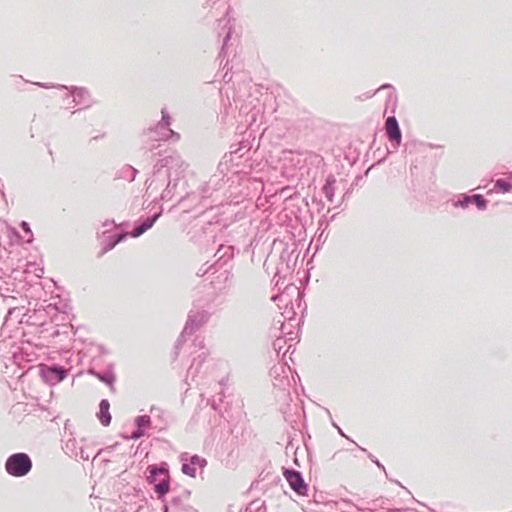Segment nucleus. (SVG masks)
I'll return each instance as SVG.
<instances>
[{
  "instance_id": "nucleus-32",
  "label": "nucleus",
  "mask_w": 512,
  "mask_h": 512,
  "mask_svg": "<svg viewBox=\"0 0 512 512\" xmlns=\"http://www.w3.org/2000/svg\"><path fill=\"white\" fill-rule=\"evenodd\" d=\"M285 343V340L283 338H277L274 342H273V348L275 351H277L278 353L282 350L283 348V344Z\"/></svg>"
},
{
  "instance_id": "nucleus-14",
  "label": "nucleus",
  "mask_w": 512,
  "mask_h": 512,
  "mask_svg": "<svg viewBox=\"0 0 512 512\" xmlns=\"http://www.w3.org/2000/svg\"><path fill=\"white\" fill-rule=\"evenodd\" d=\"M385 129L389 141L392 142L394 149H397L401 144L402 133L399 123L394 116H390L386 119Z\"/></svg>"
},
{
  "instance_id": "nucleus-3",
  "label": "nucleus",
  "mask_w": 512,
  "mask_h": 512,
  "mask_svg": "<svg viewBox=\"0 0 512 512\" xmlns=\"http://www.w3.org/2000/svg\"><path fill=\"white\" fill-rule=\"evenodd\" d=\"M209 317L210 314L204 309H191L189 311L183 331L175 344L176 355L186 336L192 335L196 330L202 327L209 320Z\"/></svg>"
},
{
  "instance_id": "nucleus-25",
  "label": "nucleus",
  "mask_w": 512,
  "mask_h": 512,
  "mask_svg": "<svg viewBox=\"0 0 512 512\" xmlns=\"http://www.w3.org/2000/svg\"><path fill=\"white\" fill-rule=\"evenodd\" d=\"M474 202V198L473 196H469V195H462V197L460 199H458L456 202H454V206L455 207H460V208H467L469 206V204L473 203Z\"/></svg>"
},
{
  "instance_id": "nucleus-20",
  "label": "nucleus",
  "mask_w": 512,
  "mask_h": 512,
  "mask_svg": "<svg viewBox=\"0 0 512 512\" xmlns=\"http://www.w3.org/2000/svg\"><path fill=\"white\" fill-rule=\"evenodd\" d=\"M110 403L108 400L103 399L99 404V412L97 417L103 426H108L111 423V415L109 412Z\"/></svg>"
},
{
  "instance_id": "nucleus-43",
  "label": "nucleus",
  "mask_w": 512,
  "mask_h": 512,
  "mask_svg": "<svg viewBox=\"0 0 512 512\" xmlns=\"http://www.w3.org/2000/svg\"><path fill=\"white\" fill-rule=\"evenodd\" d=\"M226 68L228 69V62H226L224 67H223V69H226Z\"/></svg>"
},
{
  "instance_id": "nucleus-29",
  "label": "nucleus",
  "mask_w": 512,
  "mask_h": 512,
  "mask_svg": "<svg viewBox=\"0 0 512 512\" xmlns=\"http://www.w3.org/2000/svg\"><path fill=\"white\" fill-rule=\"evenodd\" d=\"M176 184H173L172 185V181L171 179L169 178V181H168V184H167V187L165 188V190L162 192L161 194V199L162 200H170L171 197H172V188L175 187Z\"/></svg>"
},
{
  "instance_id": "nucleus-34",
  "label": "nucleus",
  "mask_w": 512,
  "mask_h": 512,
  "mask_svg": "<svg viewBox=\"0 0 512 512\" xmlns=\"http://www.w3.org/2000/svg\"><path fill=\"white\" fill-rule=\"evenodd\" d=\"M295 314H296V313L294 312V310H293V305H292V306H291V308H290L289 310L286 308V310H285V312H284V314H283V315H284V317H285L286 319L292 320V319H293V316H294Z\"/></svg>"
},
{
  "instance_id": "nucleus-12",
  "label": "nucleus",
  "mask_w": 512,
  "mask_h": 512,
  "mask_svg": "<svg viewBox=\"0 0 512 512\" xmlns=\"http://www.w3.org/2000/svg\"><path fill=\"white\" fill-rule=\"evenodd\" d=\"M190 491L183 490L179 495L172 497L168 504L164 505V512H189L191 510L188 500Z\"/></svg>"
},
{
  "instance_id": "nucleus-11",
  "label": "nucleus",
  "mask_w": 512,
  "mask_h": 512,
  "mask_svg": "<svg viewBox=\"0 0 512 512\" xmlns=\"http://www.w3.org/2000/svg\"><path fill=\"white\" fill-rule=\"evenodd\" d=\"M283 476L290 488L299 496L307 495L308 485L305 483L302 474L293 469L284 468Z\"/></svg>"
},
{
  "instance_id": "nucleus-2",
  "label": "nucleus",
  "mask_w": 512,
  "mask_h": 512,
  "mask_svg": "<svg viewBox=\"0 0 512 512\" xmlns=\"http://www.w3.org/2000/svg\"><path fill=\"white\" fill-rule=\"evenodd\" d=\"M162 118L154 128H149L143 133V142L148 144L153 141L179 140L180 136L171 128V117L166 108L161 110Z\"/></svg>"
},
{
  "instance_id": "nucleus-5",
  "label": "nucleus",
  "mask_w": 512,
  "mask_h": 512,
  "mask_svg": "<svg viewBox=\"0 0 512 512\" xmlns=\"http://www.w3.org/2000/svg\"><path fill=\"white\" fill-rule=\"evenodd\" d=\"M241 122L247 127H258L263 118V107L257 98L249 97L246 103L241 104L239 108Z\"/></svg>"
},
{
  "instance_id": "nucleus-26",
  "label": "nucleus",
  "mask_w": 512,
  "mask_h": 512,
  "mask_svg": "<svg viewBox=\"0 0 512 512\" xmlns=\"http://www.w3.org/2000/svg\"><path fill=\"white\" fill-rule=\"evenodd\" d=\"M474 202L477 208L481 211L487 208V200L480 194L473 195Z\"/></svg>"
},
{
  "instance_id": "nucleus-30",
  "label": "nucleus",
  "mask_w": 512,
  "mask_h": 512,
  "mask_svg": "<svg viewBox=\"0 0 512 512\" xmlns=\"http://www.w3.org/2000/svg\"><path fill=\"white\" fill-rule=\"evenodd\" d=\"M20 227L21 229L25 232V234L27 235V238H26V242L27 243H30L32 242V239H33V234H32V231L30 229V226L27 222L25 221H22L21 224H20Z\"/></svg>"
},
{
  "instance_id": "nucleus-44",
  "label": "nucleus",
  "mask_w": 512,
  "mask_h": 512,
  "mask_svg": "<svg viewBox=\"0 0 512 512\" xmlns=\"http://www.w3.org/2000/svg\"><path fill=\"white\" fill-rule=\"evenodd\" d=\"M324 221H326V220H325V219H321V220H319L320 225H322V223H323Z\"/></svg>"
},
{
  "instance_id": "nucleus-13",
  "label": "nucleus",
  "mask_w": 512,
  "mask_h": 512,
  "mask_svg": "<svg viewBox=\"0 0 512 512\" xmlns=\"http://www.w3.org/2000/svg\"><path fill=\"white\" fill-rule=\"evenodd\" d=\"M67 370L61 366H43L41 368V376L45 382L55 385L65 379Z\"/></svg>"
},
{
  "instance_id": "nucleus-17",
  "label": "nucleus",
  "mask_w": 512,
  "mask_h": 512,
  "mask_svg": "<svg viewBox=\"0 0 512 512\" xmlns=\"http://www.w3.org/2000/svg\"><path fill=\"white\" fill-rule=\"evenodd\" d=\"M161 214H162V208H160V210L158 212L154 213L152 216L147 217L144 221H142L138 226H136L128 234L133 238H137V237L141 236L143 233H145L147 230H149L154 225V223L161 216Z\"/></svg>"
},
{
  "instance_id": "nucleus-36",
  "label": "nucleus",
  "mask_w": 512,
  "mask_h": 512,
  "mask_svg": "<svg viewBox=\"0 0 512 512\" xmlns=\"http://www.w3.org/2000/svg\"><path fill=\"white\" fill-rule=\"evenodd\" d=\"M333 426L337 429L338 433H339L341 436H343V437H345V438L349 439V438L344 434V432L342 431V429H341L339 426H337L335 423H333Z\"/></svg>"
},
{
  "instance_id": "nucleus-1",
  "label": "nucleus",
  "mask_w": 512,
  "mask_h": 512,
  "mask_svg": "<svg viewBox=\"0 0 512 512\" xmlns=\"http://www.w3.org/2000/svg\"><path fill=\"white\" fill-rule=\"evenodd\" d=\"M240 158L238 151H232L225 154L218 164L217 173L213 174L207 182L199 188V194L202 199H209L217 193L225 183V177L228 173L239 174L238 164L235 161Z\"/></svg>"
},
{
  "instance_id": "nucleus-10",
  "label": "nucleus",
  "mask_w": 512,
  "mask_h": 512,
  "mask_svg": "<svg viewBox=\"0 0 512 512\" xmlns=\"http://www.w3.org/2000/svg\"><path fill=\"white\" fill-rule=\"evenodd\" d=\"M193 346L195 348H198L200 350V353L197 355V357L193 358V361L187 370L186 381H188L189 379L191 381H194L196 379L203 363L205 362L208 356V351L205 349L204 342L202 339L196 338L193 342Z\"/></svg>"
},
{
  "instance_id": "nucleus-4",
  "label": "nucleus",
  "mask_w": 512,
  "mask_h": 512,
  "mask_svg": "<svg viewBox=\"0 0 512 512\" xmlns=\"http://www.w3.org/2000/svg\"><path fill=\"white\" fill-rule=\"evenodd\" d=\"M147 471L149 473L147 475L148 483L154 485V491L157 493L158 498L163 499L170 488L168 469L165 466L150 465Z\"/></svg>"
},
{
  "instance_id": "nucleus-33",
  "label": "nucleus",
  "mask_w": 512,
  "mask_h": 512,
  "mask_svg": "<svg viewBox=\"0 0 512 512\" xmlns=\"http://www.w3.org/2000/svg\"><path fill=\"white\" fill-rule=\"evenodd\" d=\"M103 228L104 230H109V233L111 232V230L113 228H116L117 225L115 224L114 220H106L104 223H103Z\"/></svg>"
},
{
  "instance_id": "nucleus-6",
  "label": "nucleus",
  "mask_w": 512,
  "mask_h": 512,
  "mask_svg": "<svg viewBox=\"0 0 512 512\" xmlns=\"http://www.w3.org/2000/svg\"><path fill=\"white\" fill-rule=\"evenodd\" d=\"M163 168L166 169L165 175L168 178H171L172 174L179 176L181 173H183L187 168V164L179 154L173 153L160 159L155 164L154 176L158 177L161 174Z\"/></svg>"
},
{
  "instance_id": "nucleus-41",
  "label": "nucleus",
  "mask_w": 512,
  "mask_h": 512,
  "mask_svg": "<svg viewBox=\"0 0 512 512\" xmlns=\"http://www.w3.org/2000/svg\"><path fill=\"white\" fill-rule=\"evenodd\" d=\"M154 148H155V145H153V144L147 147V149L150 151L153 150Z\"/></svg>"
},
{
  "instance_id": "nucleus-35",
  "label": "nucleus",
  "mask_w": 512,
  "mask_h": 512,
  "mask_svg": "<svg viewBox=\"0 0 512 512\" xmlns=\"http://www.w3.org/2000/svg\"><path fill=\"white\" fill-rule=\"evenodd\" d=\"M369 458L380 468L384 470V466L371 454H369Z\"/></svg>"
},
{
  "instance_id": "nucleus-16",
  "label": "nucleus",
  "mask_w": 512,
  "mask_h": 512,
  "mask_svg": "<svg viewBox=\"0 0 512 512\" xmlns=\"http://www.w3.org/2000/svg\"><path fill=\"white\" fill-rule=\"evenodd\" d=\"M228 13H229V8L226 11L225 17L223 19L219 20V25H222V31H223V33H225L219 57H224V55L226 53L228 42H229L231 34H232V29H233L232 19L228 16Z\"/></svg>"
},
{
  "instance_id": "nucleus-38",
  "label": "nucleus",
  "mask_w": 512,
  "mask_h": 512,
  "mask_svg": "<svg viewBox=\"0 0 512 512\" xmlns=\"http://www.w3.org/2000/svg\"><path fill=\"white\" fill-rule=\"evenodd\" d=\"M153 183H154V179H153V180H151V181H149V180H147V181H146V184H148V186H147V190L151 189V187H152Z\"/></svg>"
},
{
  "instance_id": "nucleus-21",
  "label": "nucleus",
  "mask_w": 512,
  "mask_h": 512,
  "mask_svg": "<svg viewBox=\"0 0 512 512\" xmlns=\"http://www.w3.org/2000/svg\"><path fill=\"white\" fill-rule=\"evenodd\" d=\"M89 374L94 375L97 377L100 381L103 383L109 385L111 388H113V383L115 381V375L111 370H107L105 372H98L94 368H90L88 370Z\"/></svg>"
},
{
  "instance_id": "nucleus-40",
  "label": "nucleus",
  "mask_w": 512,
  "mask_h": 512,
  "mask_svg": "<svg viewBox=\"0 0 512 512\" xmlns=\"http://www.w3.org/2000/svg\"><path fill=\"white\" fill-rule=\"evenodd\" d=\"M390 87H391L390 84H384L379 89H386V88H390Z\"/></svg>"
},
{
  "instance_id": "nucleus-39",
  "label": "nucleus",
  "mask_w": 512,
  "mask_h": 512,
  "mask_svg": "<svg viewBox=\"0 0 512 512\" xmlns=\"http://www.w3.org/2000/svg\"><path fill=\"white\" fill-rule=\"evenodd\" d=\"M282 298H283V295L273 296V297H272V300H273V301H276L277 299H282Z\"/></svg>"
},
{
  "instance_id": "nucleus-7",
  "label": "nucleus",
  "mask_w": 512,
  "mask_h": 512,
  "mask_svg": "<svg viewBox=\"0 0 512 512\" xmlns=\"http://www.w3.org/2000/svg\"><path fill=\"white\" fill-rule=\"evenodd\" d=\"M32 460L26 453L10 455L5 462L6 472L13 477L26 476L32 469Z\"/></svg>"
},
{
  "instance_id": "nucleus-31",
  "label": "nucleus",
  "mask_w": 512,
  "mask_h": 512,
  "mask_svg": "<svg viewBox=\"0 0 512 512\" xmlns=\"http://www.w3.org/2000/svg\"><path fill=\"white\" fill-rule=\"evenodd\" d=\"M36 85L42 87V88H45V89H51V88H56V89H68V86H65V85H61V84H51V83H40V82H37L35 83Z\"/></svg>"
},
{
  "instance_id": "nucleus-9",
  "label": "nucleus",
  "mask_w": 512,
  "mask_h": 512,
  "mask_svg": "<svg viewBox=\"0 0 512 512\" xmlns=\"http://www.w3.org/2000/svg\"><path fill=\"white\" fill-rule=\"evenodd\" d=\"M69 93L67 97H73L72 104L67 108L86 109L93 104V99L90 92L84 87L71 86L67 89Z\"/></svg>"
},
{
  "instance_id": "nucleus-24",
  "label": "nucleus",
  "mask_w": 512,
  "mask_h": 512,
  "mask_svg": "<svg viewBox=\"0 0 512 512\" xmlns=\"http://www.w3.org/2000/svg\"><path fill=\"white\" fill-rule=\"evenodd\" d=\"M494 188L502 193H506L512 189V184L504 179H498L495 182Z\"/></svg>"
},
{
  "instance_id": "nucleus-8",
  "label": "nucleus",
  "mask_w": 512,
  "mask_h": 512,
  "mask_svg": "<svg viewBox=\"0 0 512 512\" xmlns=\"http://www.w3.org/2000/svg\"><path fill=\"white\" fill-rule=\"evenodd\" d=\"M88 446L85 444V438L76 439L74 436H71L65 441L63 450L64 452L73 458H80L83 461H87L90 458V453L88 452Z\"/></svg>"
},
{
  "instance_id": "nucleus-22",
  "label": "nucleus",
  "mask_w": 512,
  "mask_h": 512,
  "mask_svg": "<svg viewBox=\"0 0 512 512\" xmlns=\"http://www.w3.org/2000/svg\"><path fill=\"white\" fill-rule=\"evenodd\" d=\"M335 183L336 179L333 175H329L326 178V182L322 188L323 194L329 202H333L334 194H335Z\"/></svg>"
},
{
  "instance_id": "nucleus-19",
  "label": "nucleus",
  "mask_w": 512,
  "mask_h": 512,
  "mask_svg": "<svg viewBox=\"0 0 512 512\" xmlns=\"http://www.w3.org/2000/svg\"><path fill=\"white\" fill-rule=\"evenodd\" d=\"M136 430L131 434L130 438L137 440L145 435L147 428L151 425V419L148 415H141L135 418Z\"/></svg>"
},
{
  "instance_id": "nucleus-23",
  "label": "nucleus",
  "mask_w": 512,
  "mask_h": 512,
  "mask_svg": "<svg viewBox=\"0 0 512 512\" xmlns=\"http://www.w3.org/2000/svg\"><path fill=\"white\" fill-rule=\"evenodd\" d=\"M138 171L134 167L130 165L123 166L118 172H117V178L124 179L127 181H133L137 175Z\"/></svg>"
},
{
  "instance_id": "nucleus-18",
  "label": "nucleus",
  "mask_w": 512,
  "mask_h": 512,
  "mask_svg": "<svg viewBox=\"0 0 512 512\" xmlns=\"http://www.w3.org/2000/svg\"><path fill=\"white\" fill-rule=\"evenodd\" d=\"M207 464L206 460L198 455H193L190 457L189 463L182 464V472L185 475L195 477L196 476V466L203 468Z\"/></svg>"
},
{
  "instance_id": "nucleus-42",
  "label": "nucleus",
  "mask_w": 512,
  "mask_h": 512,
  "mask_svg": "<svg viewBox=\"0 0 512 512\" xmlns=\"http://www.w3.org/2000/svg\"><path fill=\"white\" fill-rule=\"evenodd\" d=\"M300 300H301V299H300V292L298 291V292H297V301H299V302H300Z\"/></svg>"
},
{
  "instance_id": "nucleus-37",
  "label": "nucleus",
  "mask_w": 512,
  "mask_h": 512,
  "mask_svg": "<svg viewBox=\"0 0 512 512\" xmlns=\"http://www.w3.org/2000/svg\"><path fill=\"white\" fill-rule=\"evenodd\" d=\"M231 79H232V77L228 75V72H226V73L223 75V81H224V82L228 83V82H230V81H231Z\"/></svg>"
},
{
  "instance_id": "nucleus-15",
  "label": "nucleus",
  "mask_w": 512,
  "mask_h": 512,
  "mask_svg": "<svg viewBox=\"0 0 512 512\" xmlns=\"http://www.w3.org/2000/svg\"><path fill=\"white\" fill-rule=\"evenodd\" d=\"M128 232H120L117 234H109V230H104L102 232L101 241H102V249L100 255H104L108 251L112 250L118 243L125 240L128 236Z\"/></svg>"
},
{
  "instance_id": "nucleus-28",
  "label": "nucleus",
  "mask_w": 512,
  "mask_h": 512,
  "mask_svg": "<svg viewBox=\"0 0 512 512\" xmlns=\"http://www.w3.org/2000/svg\"><path fill=\"white\" fill-rule=\"evenodd\" d=\"M220 254L219 259H222L223 257L227 256L228 258H231L233 255V247L231 246H221L216 255Z\"/></svg>"
},
{
  "instance_id": "nucleus-27",
  "label": "nucleus",
  "mask_w": 512,
  "mask_h": 512,
  "mask_svg": "<svg viewBox=\"0 0 512 512\" xmlns=\"http://www.w3.org/2000/svg\"><path fill=\"white\" fill-rule=\"evenodd\" d=\"M244 512H266V508L264 503L258 504L257 502H252Z\"/></svg>"
}]
</instances>
